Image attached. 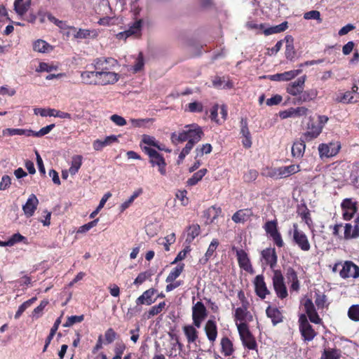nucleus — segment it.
<instances>
[{
  "instance_id": "1",
  "label": "nucleus",
  "mask_w": 359,
  "mask_h": 359,
  "mask_svg": "<svg viewBox=\"0 0 359 359\" xmlns=\"http://www.w3.org/2000/svg\"><path fill=\"white\" fill-rule=\"evenodd\" d=\"M118 65L112 57H101L93 60L91 65L99 70V86H108L116 83L121 79V74L113 71Z\"/></svg>"
},
{
  "instance_id": "2",
  "label": "nucleus",
  "mask_w": 359,
  "mask_h": 359,
  "mask_svg": "<svg viewBox=\"0 0 359 359\" xmlns=\"http://www.w3.org/2000/svg\"><path fill=\"white\" fill-rule=\"evenodd\" d=\"M203 136L202 128L197 124H191L185 126L184 129L179 133H172L171 140L175 144L188 140V143L194 145L201 140Z\"/></svg>"
},
{
  "instance_id": "3",
  "label": "nucleus",
  "mask_w": 359,
  "mask_h": 359,
  "mask_svg": "<svg viewBox=\"0 0 359 359\" xmlns=\"http://www.w3.org/2000/svg\"><path fill=\"white\" fill-rule=\"evenodd\" d=\"M330 229L332 231V235L338 240H352L359 237V224L354 225L351 223H346L344 226V233H339V230L341 229L340 225L330 226Z\"/></svg>"
},
{
  "instance_id": "4",
  "label": "nucleus",
  "mask_w": 359,
  "mask_h": 359,
  "mask_svg": "<svg viewBox=\"0 0 359 359\" xmlns=\"http://www.w3.org/2000/svg\"><path fill=\"white\" fill-rule=\"evenodd\" d=\"M141 147L142 150L149 156V163L151 164V165L153 167L157 166L161 175H165L166 163L163 156L151 147L146 146H141Z\"/></svg>"
},
{
  "instance_id": "5",
  "label": "nucleus",
  "mask_w": 359,
  "mask_h": 359,
  "mask_svg": "<svg viewBox=\"0 0 359 359\" xmlns=\"http://www.w3.org/2000/svg\"><path fill=\"white\" fill-rule=\"evenodd\" d=\"M237 329L243 345L250 350H256L257 344L250 331L248 325L243 323H236Z\"/></svg>"
},
{
  "instance_id": "6",
  "label": "nucleus",
  "mask_w": 359,
  "mask_h": 359,
  "mask_svg": "<svg viewBox=\"0 0 359 359\" xmlns=\"http://www.w3.org/2000/svg\"><path fill=\"white\" fill-rule=\"evenodd\" d=\"M292 240L302 251L308 252L310 250L311 244L307 236L299 229L296 223L293 224L292 226Z\"/></svg>"
},
{
  "instance_id": "7",
  "label": "nucleus",
  "mask_w": 359,
  "mask_h": 359,
  "mask_svg": "<svg viewBox=\"0 0 359 359\" xmlns=\"http://www.w3.org/2000/svg\"><path fill=\"white\" fill-rule=\"evenodd\" d=\"M299 331L304 341H311L316 336L317 333L309 323L306 316L302 314L299 318Z\"/></svg>"
},
{
  "instance_id": "8",
  "label": "nucleus",
  "mask_w": 359,
  "mask_h": 359,
  "mask_svg": "<svg viewBox=\"0 0 359 359\" xmlns=\"http://www.w3.org/2000/svg\"><path fill=\"white\" fill-rule=\"evenodd\" d=\"M343 219L346 221L351 220L358 210V203L351 198H347L341 203Z\"/></svg>"
},
{
  "instance_id": "9",
  "label": "nucleus",
  "mask_w": 359,
  "mask_h": 359,
  "mask_svg": "<svg viewBox=\"0 0 359 359\" xmlns=\"http://www.w3.org/2000/svg\"><path fill=\"white\" fill-rule=\"evenodd\" d=\"M264 229L278 247L282 248L284 245L281 235L278 230L277 220L274 219L266 222L264 226Z\"/></svg>"
},
{
  "instance_id": "10",
  "label": "nucleus",
  "mask_w": 359,
  "mask_h": 359,
  "mask_svg": "<svg viewBox=\"0 0 359 359\" xmlns=\"http://www.w3.org/2000/svg\"><path fill=\"white\" fill-rule=\"evenodd\" d=\"M208 316L205 306L201 302H197L192 306V320L193 324L197 328H200L202 322Z\"/></svg>"
},
{
  "instance_id": "11",
  "label": "nucleus",
  "mask_w": 359,
  "mask_h": 359,
  "mask_svg": "<svg viewBox=\"0 0 359 359\" xmlns=\"http://www.w3.org/2000/svg\"><path fill=\"white\" fill-rule=\"evenodd\" d=\"M273 285L276 293L279 298L284 299L287 297V290L284 283V278L281 273L278 271L274 272Z\"/></svg>"
},
{
  "instance_id": "12",
  "label": "nucleus",
  "mask_w": 359,
  "mask_h": 359,
  "mask_svg": "<svg viewBox=\"0 0 359 359\" xmlns=\"http://www.w3.org/2000/svg\"><path fill=\"white\" fill-rule=\"evenodd\" d=\"M339 276L344 278H357L359 277V267L351 261H346L341 265Z\"/></svg>"
},
{
  "instance_id": "13",
  "label": "nucleus",
  "mask_w": 359,
  "mask_h": 359,
  "mask_svg": "<svg viewBox=\"0 0 359 359\" xmlns=\"http://www.w3.org/2000/svg\"><path fill=\"white\" fill-rule=\"evenodd\" d=\"M142 25L141 20L135 21L127 30L117 34L116 38L126 40L128 37H139L142 33Z\"/></svg>"
},
{
  "instance_id": "14",
  "label": "nucleus",
  "mask_w": 359,
  "mask_h": 359,
  "mask_svg": "<svg viewBox=\"0 0 359 359\" xmlns=\"http://www.w3.org/2000/svg\"><path fill=\"white\" fill-rule=\"evenodd\" d=\"M341 149L339 142H330L329 144H320L318 146L319 154L321 157H332L336 156Z\"/></svg>"
},
{
  "instance_id": "15",
  "label": "nucleus",
  "mask_w": 359,
  "mask_h": 359,
  "mask_svg": "<svg viewBox=\"0 0 359 359\" xmlns=\"http://www.w3.org/2000/svg\"><path fill=\"white\" fill-rule=\"evenodd\" d=\"M234 320L236 323H243L247 325L248 322L252 320V316L248 311V306L246 304L242 305L241 307H238L235 309L234 312Z\"/></svg>"
},
{
  "instance_id": "16",
  "label": "nucleus",
  "mask_w": 359,
  "mask_h": 359,
  "mask_svg": "<svg viewBox=\"0 0 359 359\" xmlns=\"http://www.w3.org/2000/svg\"><path fill=\"white\" fill-rule=\"evenodd\" d=\"M236 257L238 265L244 271L252 273L254 272L247 252L243 249H236Z\"/></svg>"
},
{
  "instance_id": "17",
  "label": "nucleus",
  "mask_w": 359,
  "mask_h": 359,
  "mask_svg": "<svg viewBox=\"0 0 359 359\" xmlns=\"http://www.w3.org/2000/svg\"><path fill=\"white\" fill-rule=\"evenodd\" d=\"M39 201L35 194H32L29 195L25 205H22V210L27 217H30L34 215Z\"/></svg>"
},
{
  "instance_id": "18",
  "label": "nucleus",
  "mask_w": 359,
  "mask_h": 359,
  "mask_svg": "<svg viewBox=\"0 0 359 359\" xmlns=\"http://www.w3.org/2000/svg\"><path fill=\"white\" fill-rule=\"evenodd\" d=\"M254 285L257 295L261 299H265L269 294L263 275H257L254 280Z\"/></svg>"
},
{
  "instance_id": "19",
  "label": "nucleus",
  "mask_w": 359,
  "mask_h": 359,
  "mask_svg": "<svg viewBox=\"0 0 359 359\" xmlns=\"http://www.w3.org/2000/svg\"><path fill=\"white\" fill-rule=\"evenodd\" d=\"M304 306L307 316L309 317L311 322L316 324H321L322 319L319 317L317 313L314 304L311 299H307L304 302Z\"/></svg>"
},
{
  "instance_id": "20",
  "label": "nucleus",
  "mask_w": 359,
  "mask_h": 359,
  "mask_svg": "<svg viewBox=\"0 0 359 359\" xmlns=\"http://www.w3.org/2000/svg\"><path fill=\"white\" fill-rule=\"evenodd\" d=\"M82 83L86 85L99 86V70L83 71L81 72Z\"/></svg>"
},
{
  "instance_id": "21",
  "label": "nucleus",
  "mask_w": 359,
  "mask_h": 359,
  "mask_svg": "<svg viewBox=\"0 0 359 359\" xmlns=\"http://www.w3.org/2000/svg\"><path fill=\"white\" fill-rule=\"evenodd\" d=\"M308 111V109L304 107H298L296 108L291 107L287 110L280 111L279 116L283 119L290 117H300L306 116Z\"/></svg>"
},
{
  "instance_id": "22",
  "label": "nucleus",
  "mask_w": 359,
  "mask_h": 359,
  "mask_svg": "<svg viewBox=\"0 0 359 359\" xmlns=\"http://www.w3.org/2000/svg\"><path fill=\"white\" fill-rule=\"evenodd\" d=\"M306 76L299 77L297 81L288 84L286 90L287 92L292 95H297L303 92Z\"/></svg>"
},
{
  "instance_id": "23",
  "label": "nucleus",
  "mask_w": 359,
  "mask_h": 359,
  "mask_svg": "<svg viewBox=\"0 0 359 359\" xmlns=\"http://www.w3.org/2000/svg\"><path fill=\"white\" fill-rule=\"evenodd\" d=\"M302 72V70L301 69L290 70L280 74L270 75L269 76V78L270 80L275 81H287L292 80V79L300 74Z\"/></svg>"
},
{
  "instance_id": "24",
  "label": "nucleus",
  "mask_w": 359,
  "mask_h": 359,
  "mask_svg": "<svg viewBox=\"0 0 359 359\" xmlns=\"http://www.w3.org/2000/svg\"><path fill=\"white\" fill-rule=\"evenodd\" d=\"M204 330L208 341L213 344L217 337V326L216 322L209 319L205 325Z\"/></svg>"
},
{
  "instance_id": "25",
  "label": "nucleus",
  "mask_w": 359,
  "mask_h": 359,
  "mask_svg": "<svg viewBox=\"0 0 359 359\" xmlns=\"http://www.w3.org/2000/svg\"><path fill=\"white\" fill-rule=\"evenodd\" d=\"M323 126L314 123L309 124L307 130L302 135V138L309 142L316 139L322 132Z\"/></svg>"
},
{
  "instance_id": "26",
  "label": "nucleus",
  "mask_w": 359,
  "mask_h": 359,
  "mask_svg": "<svg viewBox=\"0 0 359 359\" xmlns=\"http://www.w3.org/2000/svg\"><path fill=\"white\" fill-rule=\"evenodd\" d=\"M262 258L265 264L273 268L277 263V255L274 248H266L261 252Z\"/></svg>"
},
{
  "instance_id": "27",
  "label": "nucleus",
  "mask_w": 359,
  "mask_h": 359,
  "mask_svg": "<svg viewBox=\"0 0 359 359\" xmlns=\"http://www.w3.org/2000/svg\"><path fill=\"white\" fill-rule=\"evenodd\" d=\"M118 142V136L112 135L106 137L103 140H96L93 142V149L96 151L102 150L104 147L111 145L114 142Z\"/></svg>"
},
{
  "instance_id": "28",
  "label": "nucleus",
  "mask_w": 359,
  "mask_h": 359,
  "mask_svg": "<svg viewBox=\"0 0 359 359\" xmlns=\"http://www.w3.org/2000/svg\"><path fill=\"white\" fill-rule=\"evenodd\" d=\"M252 216V211L250 209H242L233 215L232 220L235 223H244L249 220Z\"/></svg>"
},
{
  "instance_id": "29",
  "label": "nucleus",
  "mask_w": 359,
  "mask_h": 359,
  "mask_svg": "<svg viewBox=\"0 0 359 359\" xmlns=\"http://www.w3.org/2000/svg\"><path fill=\"white\" fill-rule=\"evenodd\" d=\"M266 313L267 317L271 320L273 325H276L283 321V314L276 307L268 306L266 310Z\"/></svg>"
},
{
  "instance_id": "30",
  "label": "nucleus",
  "mask_w": 359,
  "mask_h": 359,
  "mask_svg": "<svg viewBox=\"0 0 359 359\" xmlns=\"http://www.w3.org/2000/svg\"><path fill=\"white\" fill-rule=\"evenodd\" d=\"M196 327L192 325H184L182 328L183 332L189 344L194 343L198 337V332Z\"/></svg>"
},
{
  "instance_id": "31",
  "label": "nucleus",
  "mask_w": 359,
  "mask_h": 359,
  "mask_svg": "<svg viewBox=\"0 0 359 359\" xmlns=\"http://www.w3.org/2000/svg\"><path fill=\"white\" fill-rule=\"evenodd\" d=\"M156 292V290L153 288H150L146 291H144L142 295H140L135 301L136 304L137 305H142V304H146V305H151L152 303H154V300L152 299L153 296L154 295Z\"/></svg>"
},
{
  "instance_id": "32",
  "label": "nucleus",
  "mask_w": 359,
  "mask_h": 359,
  "mask_svg": "<svg viewBox=\"0 0 359 359\" xmlns=\"http://www.w3.org/2000/svg\"><path fill=\"white\" fill-rule=\"evenodd\" d=\"M300 171V166L297 164H292L287 166L279 167L280 179L288 177Z\"/></svg>"
},
{
  "instance_id": "33",
  "label": "nucleus",
  "mask_w": 359,
  "mask_h": 359,
  "mask_svg": "<svg viewBox=\"0 0 359 359\" xmlns=\"http://www.w3.org/2000/svg\"><path fill=\"white\" fill-rule=\"evenodd\" d=\"M222 353L225 356H230L234 351L232 341L226 337H222L220 341Z\"/></svg>"
},
{
  "instance_id": "34",
  "label": "nucleus",
  "mask_w": 359,
  "mask_h": 359,
  "mask_svg": "<svg viewBox=\"0 0 359 359\" xmlns=\"http://www.w3.org/2000/svg\"><path fill=\"white\" fill-rule=\"evenodd\" d=\"M31 0H15V11L18 15H22L29 10Z\"/></svg>"
},
{
  "instance_id": "35",
  "label": "nucleus",
  "mask_w": 359,
  "mask_h": 359,
  "mask_svg": "<svg viewBox=\"0 0 359 359\" xmlns=\"http://www.w3.org/2000/svg\"><path fill=\"white\" fill-rule=\"evenodd\" d=\"M305 140L302 137L299 141L295 142L292 147V154L294 157H302L304 153L306 145Z\"/></svg>"
},
{
  "instance_id": "36",
  "label": "nucleus",
  "mask_w": 359,
  "mask_h": 359,
  "mask_svg": "<svg viewBox=\"0 0 359 359\" xmlns=\"http://www.w3.org/2000/svg\"><path fill=\"white\" fill-rule=\"evenodd\" d=\"M82 161L83 157L81 155H74L72 156L71 166L69 168L71 175H74L79 172L82 165Z\"/></svg>"
},
{
  "instance_id": "37",
  "label": "nucleus",
  "mask_w": 359,
  "mask_h": 359,
  "mask_svg": "<svg viewBox=\"0 0 359 359\" xmlns=\"http://www.w3.org/2000/svg\"><path fill=\"white\" fill-rule=\"evenodd\" d=\"M33 48L39 53H48L53 50V47L42 39L36 40L33 44Z\"/></svg>"
},
{
  "instance_id": "38",
  "label": "nucleus",
  "mask_w": 359,
  "mask_h": 359,
  "mask_svg": "<svg viewBox=\"0 0 359 359\" xmlns=\"http://www.w3.org/2000/svg\"><path fill=\"white\" fill-rule=\"evenodd\" d=\"M184 264H179L175 267H174L168 276H167L165 281L166 283H171L175 280L184 271Z\"/></svg>"
},
{
  "instance_id": "39",
  "label": "nucleus",
  "mask_w": 359,
  "mask_h": 359,
  "mask_svg": "<svg viewBox=\"0 0 359 359\" xmlns=\"http://www.w3.org/2000/svg\"><path fill=\"white\" fill-rule=\"evenodd\" d=\"M32 130H26L22 128H6L3 130V134L10 136L13 135H25L27 137L32 136Z\"/></svg>"
},
{
  "instance_id": "40",
  "label": "nucleus",
  "mask_w": 359,
  "mask_h": 359,
  "mask_svg": "<svg viewBox=\"0 0 359 359\" xmlns=\"http://www.w3.org/2000/svg\"><path fill=\"white\" fill-rule=\"evenodd\" d=\"M335 100L337 102H341L344 104H351L356 102L354 100L353 92L346 91L344 93H339Z\"/></svg>"
},
{
  "instance_id": "41",
  "label": "nucleus",
  "mask_w": 359,
  "mask_h": 359,
  "mask_svg": "<svg viewBox=\"0 0 359 359\" xmlns=\"http://www.w3.org/2000/svg\"><path fill=\"white\" fill-rule=\"evenodd\" d=\"M72 30H73V38L75 39H85L90 38L93 33H94L93 31L88 29H79L76 28H72Z\"/></svg>"
},
{
  "instance_id": "42",
  "label": "nucleus",
  "mask_w": 359,
  "mask_h": 359,
  "mask_svg": "<svg viewBox=\"0 0 359 359\" xmlns=\"http://www.w3.org/2000/svg\"><path fill=\"white\" fill-rule=\"evenodd\" d=\"M142 194V189H138L136 191H135L133 194L130 196V197L123 202L120 205V210L121 212L125 211L128 208L130 207V205L133 203L134 200L137 198L139 196H140Z\"/></svg>"
},
{
  "instance_id": "43",
  "label": "nucleus",
  "mask_w": 359,
  "mask_h": 359,
  "mask_svg": "<svg viewBox=\"0 0 359 359\" xmlns=\"http://www.w3.org/2000/svg\"><path fill=\"white\" fill-rule=\"evenodd\" d=\"M200 231L201 228L198 224L191 225L187 231V241L189 243L192 242L200 234Z\"/></svg>"
},
{
  "instance_id": "44",
  "label": "nucleus",
  "mask_w": 359,
  "mask_h": 359,
  "mask_svg": "<svg viewBox=\"0 0 359 359\" xmlns=\"http://www.w3.org/2000/svg\"><path fill=\"white\" fill-rule=\"evenodd\" d=\"M207 169L203 168L195 172L192 177L187 180L188 185L194 186L196 184L205 176V175L207 173Z\"/></svg>"
},
{
  "instance_id": "45",
  "label": "nucleus",
  "mask_w": 359,
  "mask_h": 359,
  "mask_svg": "<svg viewBox=\"0 0 359 359\" xmlns=\"http://www.w3.org/2000/svg\"><path fill=\"white\" fill-rule=\"evenodd\" d=\"M212 85L214 87L217 88H231L233 83L228 81L225 83L224 78L219 76H215L212 79Z\"/></svg>"
},
{
  "instance_id": "46",
  "label": "nucleus",
  "mask_w": 359,
  "mask_h": 359,
  "mask_svg": "<svg viewBox=\"0 0 359 359\" xmlns=\"http://www.w3.org/2000/svg\"><path fill=\"white\" fill-rule=\"evenodd\" d=\"M60 323H61V317L58 318L55 320L53 326L52 327V328L50 330V334H49L48 337H47V339L46 340V344H45V346H44L43 350V352L46 351V349H47L48 345L50 344L52 339L53 338L56 331L57 330L58 327H59Z\"/></svg>"
},
{
  "instance_id": "47",
  "label": "nucleus",
  "mask_w": 359,
  "mask_h": 359,
  "mask_svg": "<svg viewBox=\"0 0 359 359\" xmlns=\"http://www.w3.org/2000/svg\"><path fill=\"white\" fill-rule=\"evenodd\" d=\"M36 300V297H32L30 299L25 302L22 303L18 308V311H16L15 314V318L18 319L21 315L23 313V312L29 308L32 304L35 302Z\"/></svg>"
},
{
  "instance_id": "48",
  "label": "nucleus",
  "mask_w": 359,
  "mask_h": 359,
  "mask_svg": "<svg viewBox=\"0 0 359 359\" xmlns=\"http://www.w3.org/2000/svg\"><path fill=\"white\" fill-rule=\"evenodd\" d=\"M304 18L305 20H315L318 24L322 23L323 19L320 13L318 11L313 10L304 13Z\"/></svg>"
},
{
  "instance_id": "49",
  "label": "nucleus",
  "mask_w": 359,
  "mask_h": 359,
  "mask_svg": "<svg viewBox=\"0 0 359 359\" xmlns=\"http://www.w3.org/2000/svg\"><path fill=\"white\" fill-rule=\"evenodd\" d=\"M317 95H318L317 90H314V89H311L309 90L302 92L299 100L301 102H309V101L314 100L317 97Z\"/></svg>"
},
{
  "instance_id": "50",
  "label": "nucleus",
  "mask_w": 359,
  "mask_h": 359,
  "mask_svg": "<svg viewBox=\"0 0 359 359\" xmlns=\"http://www.w3.org/2000/svg\"><path fill=\"white\" fill-rule=\"evenodd\" d=\"M142 143L147 144V147H150L149 146H153L159 150H164V149L159 145L158 142L156 141V139L152 136L144 135L142 136Z\"/></svg>"
},
{
  "instance_id": "51",
  "label": "nucleus",
  "mask_w": 359,
  "mask_h": 359,
  "mask_svg": "<svg viewBox=\"0 0 359 359\" xmlns=\"http://www.w3.org/2000/svg\"><path fill=\"white\" fill-rule=\"evenodd\" d=\"M279 168H265L262 171V175L268 177H271L274 179H280L279 177Z\"/></svg>"
},
{
  "instance_id": "52",
  "label": "nucleus",
  "mask_w": 359,
  "mask_h": 359,
  "mask_svg": "<svg viewBox=\"0 0 359 359\" xmlns=\"http://www.w3.org/2000/svg\"><path fill=\"white\" fill-rule=\"evenodd\" d=\"M165 302H160L158 305L152 306L149 311L146 313L147 318H150L158 313H160L165 308Z\"/></svg>"
},
{
  "instance_id": "53",
  "label": "nucleus",
  "mask_w": 359,
  "mask_h": 359,
  "mask_svg": "<svg viewBox=\"0 0 359 359\" xmlns=\"http://www.w3.org/2000/svg\"><path fill=\"white\" fill-rule=\"evenodd\" d=\"M23 242L25 244H27V239L21 235L19 233H14L8 241L7 244H8V246H13L15 243Z\"/></svg>"
},
{
  "instance_id": "54",
  "label": "nucleus",
  "mask_w": 359,
  "mask_h": 359,
  "mask_svg": "<svg viewBox=\"0 0 359 359\" xmlns=\"http://www.w3.org/2000/svg\"><path fill=\"white\" fill-rule=\"evenodd\" d=\"M219 245V242L217 239H213L210 244L209 245V247L207 250V252L205 255V262H208L209 259L213 255L214 252H215L216 249L217 248Z\"/></svg>"
},
{
  "instance_id": "55",
  "label": "nucleus",
  "mask_w": 359,
  "mask_h": 359,
  "mask_svg": "<svg viewBox=\"0 0 359 359\" xmlns=\"http://www.w3.org/2000/svg\"><path fill=\"white\" fill-rule=\"evenodd\" d=\"M55 109L51 108H35L34 109V113L36 115H40L43 117L45 116H55Z\"/></svg>"
},
{
  "instance_id": "56",
  "label": "nucleus",
  "mask_w": 359,
  "mask_h": 359,
  "mask_svg": "<svg viewBox=\"0 0 359 359\" xmlns=\"http://www.w3.org/2000/svg\"><path fill=\"white\" fill-rule=\"evenodd\" d=\"M176 238L175 234L172 233L168 236H166L162 242H159L160 244L164 246V248L166 251L170 250V245L175 242Z\"/></svg>"
},
{
  "instance_id": "57",
  "label": "nucleus",
  "mask_w": 359,
  "mask_h": 359,
  "mask_svg": "<svg viewBox=\"0 0 359 359\" xmlns=\"http://www.w3.org/2000/svg\"><path fill=\"white\" fill-rule=\"evenodd\" d=\"M348 316L353 321H359V305H352L348 311Z\"/></svg>"
},
{
  "instance_id": "58",
  "label": "nucleus",
  "mask_w": 359,
  "mask_h": 359,
  "mask_svg": "<svg viewBox=\"0 0 359 359\" xmlns=\"http://www.w3.org/2000/svg\"><path fill=\"white\" fill-rule=\"evenodd\" d=\"M47 18L49 21L54 23L60 29L66 30L67 29V24L65 21L60 20L50 13L47 15Z\"/></svg>"
},
{
  "instance_id": "59",
  "label": "nucleus",
  "mask_w": 359,
  "mask_h": 359,
  "mask_svg": "<svg viewBox=\"0 0 359 359\" xmlns=\"http://www.w3.org/2000/svg\"><path fill=\"white\" fill-rule=\"evenodd\" d=\"M315 304L318 309H324L327 306V297L323 294H316Z\"/></svg>"
},
{
  "instance_id": "60",
  "label": "nucleus",
  "mask_w": 359,
  "mask_h": 359,
  "mask_svg": "<svg viewBox=\"0 0 359 359\" xmlns=\"http://www.w3.org/2000/svg\"><path fill=\"white\" fill-rule=\"evenodd\" d=\"M83 320V316H72L67 318V321L63 325L64 327H68L72 326L74 324L81 323Z\"/></svg>"
},
{
  "instance_id": "61",
  "label": "nucleus",
  "mask_w": 359,
  "mask_h": 359,
  "mask_svg": "<svg viewBox=\"0 0 359 359\" xmlns=\"http://www.w3.org/2000/svg\"><path fill=\"white\" fill-rule=\"evenodd\" d=\"M339 355L334 349L325 350L320 359H339Z\"/></svg>"
},
{
  "instance_id": "62",
  "label": "nucleus",
  "mask_w": 359,
  "mask_h": 359,
  "mask_svg": "<svg viewBox=\"0 0 359 359\" xmlns=\"http://www.w3.org/2000/svg\"><path fill=\"white\" fill-rule=\"evenodd\" d=\"M48 302L47 300L41 301L40 304L32 311V317L35 318H39L41 316L44 308L48 305Z\"/></svg>"
},
{
  "instance_id": "63",
  "label": "nucleus",
  "mask_w": 359,
  "mask_h": 359,
  "mask_svg": "<svg viewBox=\"0 0 359 359\" xmlns=\"http://www.w3.org/2000/svg\"><path fill=\"white\" fill-rule=\"evenodd\" d=\"M54 127H55V124H50V125H48V126H46L42 128L37 132L32 130V136L42 137L45 135L48 134Z\"/></svg>"
},
{
  "instance_id": "64",
  "label": "nucleus",
  "mask_w": 359,
  "mask_h": 359,
  "mask_svg": "<svg viewBox=\"0 0 359 359\" xmlns=\"http://www.w3.org/2000/svg\"><path fill=\"white\" fill-rule=\"evenodd\" d=\"M258 176V172L256 170H249L243 175V180L245 182H254Z\"/></svg>"
}]
</instances>
